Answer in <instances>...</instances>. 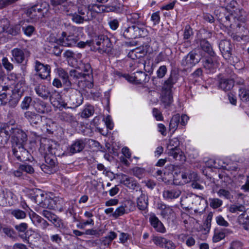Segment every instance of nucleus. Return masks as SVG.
Here are the masks:
<instances>
[{"label":"nucleus","mask_w":249,"mask_h":249,"mask_svg":"<svg viewBox=\"0 0 249 249\" xmlns=\"http://www.w3.org/2000/svg\"><path fill=\"white\" fill-rule=\"evenodd\" d=\"M57 74L62 80L63 84L65 87L63 90L68 92L72 89H77L78 88L84 89L86 88H91L93 85L91 82L82 81L83 75L79 71L75 70L70 71L69 75L62 68L56 69Z\"/></svg>","instance_id":"1"},{"label":"nucleus","mask_w":249,"mask_h":249,"mask_svg":"<svg viewBox=\"0 0 249 249\" xmlns=\"http://www.w3.org/2000/svg\"><path fill=\"white\" fill-rule=\"evenodd\" d=\"M178 79V75L176 73H171L168 79L165 81L162 87L161 101L165 108L170 107L173 101L172 88L174 85L177 82Z\"/></svg>","instance_id":"2"},{"label":"nucleus","mask_w":249,"mask_h":249,"mask_svg":"<svg viewBox=\"0 0 249 249\" xmlns=\"http://www.w3.org/2000/svg\"><path fill=\"white\" fill-rule=\"evenodd\" d=\"M145 27H139L124 23L120 28V35L126 39H133L137 37H144L147 35Z\"/></svg>","instance_id":"3"},{"label":"nucleus","mask_w":249,"mask_h":249,"mask_svg":"<svg viewBox=\"0 0 249 249\" xmlns=\"http://www.w3.org/2000/svg\"><path fill=\"white\" fill-rule=\"evenodd\" d=\"M32 200H34L38 206V207L35 208L37 212L38 211V207L50 209H54L55 207L53 205L55 204L53 199L47 197L40 189H32Z\"/></svg>","instance_id":"4"},{"label":"nucleus","mask_w":249,"mask_h":249,"mask_svg":"<svg viewBox=\"0 0 249 249\" xmlns=\"http://www.w3.org/2000/svg\"><path fill=\"white\" fill-rule=\"evenodd\" d=\"M98 10L96 9H89L85 6L79 7L77 12L72 14V20L77 23H83L84 21L92 20L96 16Z\"/></svg>","instance_id":"5"},{"label":"nucleus","mask_w":249,"mask_h":249,"mask_svg":"<svg viewBox=\"0 0 249 249\" xmlns=\"http://www.w3.org/2000/svg\"><path fill=\"white\" fill-rule=\"evenodd\" d=\"M93 44L98 46L97 49L100 53H109L111 52L112 45L107 36L99 35L94 41Z\"/></svg>","instance_id":"6"},{"label":"nucleus","mask_w":249,"mask_h":249,"mask_svg":"<svg viewBox=\"0 0 249 249\" xmlns=\"http://www.w3.org/2000/svg\"><path fill=\"white\" fill-rule=\"evenodd\" d=\"M126 80L130 83L135 84L144 85L150 79L149 76L142 71L137 70L132 75L126 74L124 75Z\"/></svg>","instance_id":"7"},{"label":"nucleus","mask_w":249,"mask_h":249,"mask_svg":"<svg viewBox=\"0 0 249 249\" xmlns=\"http://www.w3.org/2000/svg\"><path fill=\"white\" fill-rule=\"evenodd\" d=\"M9 126L12 127V130L10 131L12 145H23V143L27 140L26 133L20 129L15 127L13 124H9Z\"/></svg>","instance_id":"8"},{"label":"nucleus","mask_w":249,"mask_h":249,"mask_svg":"<svg viewBox=\"0 0 249 249\" xmlns=\"http://www.w3.org/2000/svg\"><path fill=\"white\" fill-rule=\"evenodd\" d=\"M77 40V36L73 33L63 32L61 36L58 39L57 42L63 46L71 47L75 44Z\"/></svg>","instance_id":"9"},{"label":"nucleus","mask_w":249,"mask_h":249,"mask_svg":"<svg viewBox=\"0 0 249 249\" xmlns=\"http://www.w3.org/2000/svg\"><path fill=\"white\" fill-rule=\"evenodd\" d=\"M39 151L42 155L55 154V144L51 140L43 138L40 141Z\"/></svg>","instance_id":"10"},{"label":"nucleus","mask_w":249,"mask_h":249,"mask_svg":"<svg viewBox=\"0 0 249 249\" xmlns=\"http://www.w3.org/2000/svg\"><path fill=\"white\" fill-rule=\"evenodd\" d=\"M34 68L36 74L40 78L45 79L50 76L51 67L50 65H44L38 61H36Z\"/></svg>","instance_id":"11"},{"label":"nucleus","mask_w":249,"mask_h":249,"mask_svg":"<svg viewBox=\"0 0 249 249\" xmlns=\"http://www.w3.org/2000/svg\"><path fill=\"white\" fill-rule=\"evenodd\" d=\"M219 48L224 58L228 61H231L232 48L231 42L227 40H222L219 42Z\"/></svg>","instance_id":"12"},{"label":"nucleus","mask_w":249,"mask_h":249,"mask_svg":"<svg viewBox=\"0 0 249 249\" xmlns=\"http://www.w3.org/2000/svg\"><path fill=\"white\" fill-rule=\"evenodd\" d=\"M152 241L158 247L167 249H175V244L171 240L160 236L153 235Z\"/></svg>","instance_id":"13"},{"label":"nucleus","mask_w":249,"mask_h":249,"mask_svg":"<svg viewBox=\"0 0 249 249\" xmlns=\"http://www.w3.org/2000/svg\"><path fill=\"white\" fill-rule=\"evenodd\" d=\"M203 66L210 72H214L219 66L218 57L215 54L214 57L206 58L203 61Z\"/></svg>","instance_id":"14"},{"label":"nucleus","mask_w":249,"mask_h":249,"mask_svg":"<svg viewBox=\"0 0 249 249\" xmlns=\"http://www.w3.org/2000/svg\"><path fill=\"white\" fill-rule=\"evenodd\" d=\"M12 130V126L9 124H3L0 128V144L4 146L7 144L11 135L10 131Z\"/></svg>","instance_id":"15"},{"label":"nucleus","mask_w":249,"mask_h":249,"mask_svg":"<svg viewBox=\"0 0 249 249\" xmlns=\"http://www.w3.org/2000/svg\"><path fill=\"white\" fill-rule=\"evenodd\" d=\"M42 214L48 220L52 222L55 227L60 229L64 228L62 220L55 214L44 210L42 211Z\"/></svg>","instance_id":"16"},{"label":"nucleus","mask_w":249,"mask_h":249,"mask_svg":"<svg viewBox=\"0 0 249 249\" xmlns=\"http://www.w3.org/2000/svg\"><path fill=\"white\" fill-rule=\"evenodd\" d=\"M149 222L153 228L158 232L164 233L165 232V228L162 223L154 213H151L149 215Z\"/></svg>","instance_id":"17"},{"label":"nucleus","mask_w":249,"mask_h":249,"mask_svg":"<svg viewBox=\"0 0 249 249\" xmlns=\"http://www.w3.org/2000/svg\"><path fill=\"white\" fill-rule=\"evenodd\" d=\"M159 208L161 210L160 215L162 218L172 220L175 218L176 214L171 207L161 204Z\"/></svg>","instance_id":"18"},{"label":"nucleus","mask_w":249,"mask_h":249,"mask_svg":"<svg viewBox=\"0 0 249 249\" xmlns=\"http://www.w3.org/2000/svg\"><path fill=\"white\" fill-rule=\"evenodd\" d=\"M50 100L51 103L54 107L58 108L66 107L67 104L62 99L61 95L58 92L50 94Z\"/></svg>","instance_id":"19"},{"label":"nucleus","mask_w":249,"mask_h":249,"mask_svg":"<svg viewBox=\"0 0 249 249\" xmlns=\"http://www.w3.org/2000/svg\"><path fill=\"white\" fill-rule=\"evenodd\" d=\"M23 145H12V151L13 155L19 161L25 160L28 158L25 159L24 157L26 155L28 151L24 148Z\"/></svg>","instance_id":"20"},{"label":"nucleus","mask_w":249,"mask_h":249,"mask_svg":"<svg viewBox=\"0 0 249 249\" xmlns=\"http://www.w3.org/2000/svg\"><path fill=\"white\" fill-rule=\"evenodd\" d=\"M32 223L37 228L46 229L49 223L40 216L32 211Z\"/></svg>","instance_id":"21"},{"label":"nucleus","mask_w":249,"mask_h":249,"mask_svg":"<svg viewBox=\"0 0 249 249\" xmlns=\"http://www.w3.org/2000/svg\"><path fill=\"white\" fill-rule=\"evenodd\" d=\"M126 18L128 22L133 25L139 26V27H145L144 22L141 20L140 16L138 13L128 14L126 15Z\"/></svg>","instance_id":"22"},{"label":"nucleus","mask_w":249,"mask_h":249,"mask_svg":"<svg viewBox=\"0 0 249 249\" xmlns=\"http://www.w3.org/2000/svg\"><path fill=\"white\" fill-rule=\"evenodd\" d=\"M181 194V191L177 189H166L163 191L162 196L166 200H172L178 198Z\"/></svg>","instance_id":"23"},{"label":"nucleus","mask_w":249,"mask_h":249,"mask_svg":"<svg viewBox=\"0 0 249 249\" xmlns=\"http://www.w3.org/2000/svg\"><path fill=\"white\" fill-rule=\"evenodd\" d=\"M168 155L176 160L183 162L186 160V158L179 148H170L168 149Z\"/></svg>","instance_id":"24"},{"label":"nucleus","mask_w":249,"mask_h":249,"mask_svg":"<svg viewBox=\"0 0 249 249\" xmlns=\"http://www.w3.org/2000/svg\"><path fill=\"white\" fill-rule=\"evenodd\" d=\"M58 118L60 120L70 123L73 125L77 124L76 118L71 113L65 111L61 112L59 113Z\"/></svg>","instance_id":"25"},{"label":"nucleus","mask_w":249,"mask_h":249,"mask_svg":"<svg viewBox=\"0 0 249 249\" xmlns=\"http://www.w3.org/2000/svg\"><path fill=\"white\" fill-rule=\"evenodd\" d=\"M85 146V143L83 140H76L71 144L70 148V152L72 154L80 152L84 148Z\"/></svg>","instance_id":"26"},{"label":"nucleus","mask_w":249,"mask_h":249,"mask_svg":"<svg viewBox=\"0 0 249 249\" xmlns=\"http://www.w3.org/2000/svg\"><path fill=\"white\" fill-rule=\"evenodd\" d=\"M36 93L44 99H47L50 94L48 89L44 85L39 84L35 87Z\"/></svg>","instance_id":"27"},{"label":"nucleus","mask_w":249,"mask_h":249,"mask_svg":"<svg viewBox=\"0 0 249 249\" xmlns=\"http://www.w3.org/2000/svg\"><path fill=\"white\" fill-rule=\"evenodd\" d=\"M137 204L138 209L141 211H145L147 209L148 205V199L147 196L142 193L140 196L137 199Z\"/></svg>","instance_id":"28"},{"label":"nucleus","mask_w":249,"mask_h":249,"mask_svg":"<svg viewBox=\"0 0 249 249\" xmlns=\"http://www.w3.org/2000/svg\"><path fill=\"white\" fill-rule=\"evenodd\" d=\"M234 82L231 79L221 78L219 82L218 87L225 91L230 90L233 87Z\"/></svg>","instance_id":"29"},{"label":"nucleus","mask_w":249,"mask_h":249,"mask_svg":"<svg viewBox=\"0 0 249 249\" xmlns=\"http://www.w3.org/2000/svg\"><path fill=\"white\" fill-rule=\"evenodd\" d=\"M200 45L201 49L206 52L210 56H215V53L213 51L210 43L205 39H202L200 40Z\"/></svg>","instance_id":"30"},{"label":"nucleus","mask_w":249,"mask_h":249,"mask_svg":"<svg viewBox=\"0 0 249 249\" xmlns=\"http://www.w3.org/2000/svg\"><path fill=\"white\" fill-rule=\"evenodd\" d=\"M13 59L18 63H21L25 59L23 51L18 48H15L12 51Z\"/></svg>","instance_id":"31"},{"label":"nucleus","mask_w":249,"mask_h":249,"mask_svg":"<svg viewBox=\"0 0 249 249\" xmlns=\"http://www.w3.org/2000/svg\"><path fill=\"white\" fill-rule=\"evenodd\" d=\"M61 9H59L60 13H64L67 15L71 16L74 12H76V6L71 2H66L63 6H62Z\"/></svg>","instance_id":"32"},{"label":"nucleus","mask_w":249,"mask_h":249,"mask_svg":"<svg viewBox=\"0 0 249 249\" xmlns=\"http://www.w3.org/2000/svg\"><path fill=\"white\" fill-rule=\"evenodd\" d=\"M180 122V115L178 113L172 116L169 124V130L174 133L177 129Z\"/></svg>","instance_id":"33"},{"label":"nucleus","mask_w":249,"mask_h":249,"mask_svg":"<svg viewBox=\"0 0 249 249\" xmlns=\"http://www.w3.org/2000/svg\"><path fill=\"white\" fill-rule=\"evenodd\" d=\"M83 101L82 95L79 92L72 95L70 99V103L76 107L81 105Z\"/></svg>","instance_id":"34"},{"label":"nucleus","mask_w":249,"mask_h":249,"mask_svg":"<svg viewBox=\"0 0 249 249\" xmlns=\"http://www.w3.org/2000/svg\"><path fill=\"white\" fill-rule=\"evenodd\" d=\"M129 66L130 68V71H134L137 68H144L145 71H147L145 69V62L141 61L140 60L138 59H133L131 60L129 62Z\"/></svg>","instance_id":"35"},{"label":"nucleus","mask_w":249,"mask_h":249,"mask_svg":"<svg viewBox=\"0 0 249 249\" xmlns=\"http://www.w3.org/2000/svg\"><path fill=\"white\" fill-rule=\"evenodd\" d=\"M239 96L243 102L249 104V89L246 87H240L239 88Z\"/></svg>","instance_id":"36"},{"label":"nucleus","mask_w":249,"mask_h":249,"mask_svg":"<svg viewBox=\"0 0 249 249\" xmlns=\"http://www.w3.org/2000/svg\"><path fill=\"white\" fill-rule=\"evenodd\" d=\"M94 112V107L88 105L85 107L81 113V117L83 118H88L93 115Z\"/></svg>","instance_id":"37"},{"label":"nucleus","mask_w":249,"mask_h":249,"mask_svg":"<svg viewBox=\"0 0 249 249\" xmlns=\"http://www.w3.org/2000/svg\"><path fill=\"white\" fill-rule=\"evenodd\" d=\"M207 165L210 168H226V164L223 161L217 160H210L207 162Z\"/></svg>","instance_id":"38"},{"label":"nucleus","mask_w":249,"mask_h":249,"mask_svg":"<svg viewBox=\"0 0 249 249\" xmlns=\"http://www.w3.org/2000/svg\"><path fill=\"white\" fill-rule=\"evenodd\" d=\"M216 193L218 196L222 198L231 200L233 198V196L230 191L223 188L220 189Z\"/></svg>","instance_id":"39"},{"label":"nucleus","mask_w":249,"mask_h":249,"mask_svg":"<svg viewBox=\"0 0 249 249\" xmlns=\"http://www.w3.org/2000/svg\"><path fill=\"white\" fill-rule=\"evenodd\" d=\"M247 210L245 206L242 204H232L229 207V211L231 213H245Z\"/></svg>","instance_id":"40"},{"label":"nucleus","mask_w":249,"mask_h":249,"mask_svg":"<svg viewBox=\"0 0 249 249\" xmlns=\"http://www.w3.org/2000/svg\"><path fill=\"white\" fill-rule=\"evenodd\" d=\"M84 71L85 73H82L79 72L82 75H83V78H82V81H87L90 82L88 80V79L90 78V73L92 72L91 68L89 64L87 63L84 65Z\"/></svg>","instance_id":"41"},{"label":"nucleus","mask_w":249,"mask_h":249,"mask_svg":"<svg viewBox=\"0 0 249 249\" xmlns=\"http://www.w3.org/2000/svg\"><path fill=\"white\" fill-rule=\"evenodd\" d=\"M27 173H31V166L29 165L22 164L20 165L19 169L14 172V175L16 177H20L22 175L21 171Z\"/></svg>","instance_id":"42"},{"label":"nucleus","mask_w":249,"mask_h":249,"mask_svg":"<svg viewBox=\"0 0 249 249\" xmlns=\"http://www.w3.org/2000/svg\"><path fill=\"white\" fill-rule=\"evenodd\" d=\"M117 233L111 231L108 234L103 238L102 242L105 245H109L111 242L117 237Z\"/></svg>","instance_id":"43"},{"label":"nucleus","mask_w":249,"mask_h":249,"mask_svg":"<svg viewBox=\"0 0 249 249\" xmlns=\"http://www.w3.org/2000/svg\"><path fill=\"white\" fill-rule=\"evenodd\" d=\"M45 159L46 164L50 165L51 166H53L55 167L56 160L55 154H47L43 155Z\"/></svg>","instance_id":"44"},{"label":"nucleus","mask_w":249,"mask_h":249,"mask_svg":"<svg viewBox=\"0 0 249 249\" xmlns=\"http://www.w3.org/2000/svg\"><path fill=\"white\" fill-rule=\"evenodd\" d=\"M20 25L24 34L30 36L31 35V25L29 23L28 20L21 22Z\"/></svg>","instance_id":"45"},{"label":"nucleus","mask_w":249,"mask_h":249,"mask_svg":"<svg viewBox=\"0 0 249 249\" xmlns=\"http://www.w3.org/2000/svg\"><path fill=\"white\" fill-rule=\"evenodd\" d=\"M225 237V233L222 230H217L214 231V235L213 237V242L216 243Z\"/></svg>","instance_id":"46"},{"label":"nucleus","mask_w":249,"mask_h":249,"mask_svg":"<svg viewBox=\"0 0 249 249\" xmlns=\"http://www.w3.org/2000/svg\"><path fill=\"white\" fill-rule=\"evenodd\" d=\"M10 26V22L7 18L0 19V34L5 32Z\"/></svg>","instance_id":"47"},{"label":"nucleus","mask_w":249,"mask_h":249,"mask_svg":"<svg viewBox=\"0 0 249 249\" xmlns=\"http://www.w3.org/2000/svg\"><path fill=\"white\" fill-rule=\"evenodd\" d=\"M180 145V142L178 138H174L170 139L169 141V143L167 144L168 149L170 148H179Z\"/></svg>","instance_id":"48"},{"label":"nucleus","mask_w":249,"mask_h":249,"mask_svg":"<svg viewBox=\"0 0 249 249\" xmlns=\"http://www.w3.org/2000/svg\"><path fill=\"white\" fill-rule=\"evenodd\" d=\"M133 175L139 178H142L145 173V170L143 168L136 167L132 169Z\"/></svg>","instance_id":"49"},{"label":"nucleus","mask_w":249,"mask_h":249,"mask_svg":"<svg viewBox=\"0 0 249 249\" xmlns=\"http://www.w3.org/2000/svg\"><path fill=\"white\" fill-rule=\"evenodd\" d=\"M188 54L189 58H190L192 63L193 64L194 66L200 61V56L195 51H192L190 52Z\"/></svg>","instance_id":"50"},{"label":"nucleus","mask_w":249,"mask_h":249,"mask_svg":"<svg viewBox=\"0 0 249 249\" xmlns=\"http://www.w3.org/2000/svg\"><path fill=\"white\" fill-rule=\"evenodd\" d=\"M209 200L210 206L213 209L218 208L220 207L223 203V202L221 199L217 198H209Z\"/></svg>","instance_id":"51"},{"label":"nucleus","mask_w":249,"mask_h":249,"mask_svg":"<svg viewBox=\"0 0 249 249\" xmlns=\"http://www.w3.org/2000/svg\"><path fill=\"white\" fill-rule=\"evenodd\" d=\"M51 1L55 10L56 11L57 10L56 8H58V11H59V9H61L62 6L65 4L67 0H51ZM58 12H59V11Z\"/></svg>","instance_id":"52"},{"label":"nucleus","mask_w":249,"mask_h":249,"mask_svg":"<svg viewBox=\"0 0 249 249\" xmlns=\"http://www.w3.org/2000/svg\"><path fill=\"white\" fill-rule=\"evenodd\" d=\"M125 213V209L124 206L122 205L118 207L112 213V216L115 218L124 215Z\"/></svg>","instance_id":"53"},{"label":"nucleus","mask_w":249,"mask_h":249,"mask_svg":"<svg viewBox=\"0 0 249 249\" xmlns=\"http://www.w3.org/2000/svg\"><path fill=\"white\" fill-rule=\"evenodd\" d=\"M33 107L38 113H44L45 111V105L44 102H35Z\"/></svg>","instance_id":"54"},{"label":"nucleus","mask_w":249,"mask_h":249,"mask_svg":"<svg viewBox=\"0 0 249 249\" xmlns=\"http://www.w3.org/2000/svg\"><path fill=\"white\" fill-rule=\"evenodd\" d=\"M11 214L17 219H22L26 217L25 213L19 209L13 210L11 212Z\"/></svg>","instance_id":"55"},{"label":"nucleus","mask_w":249,"mask_h":249,"mask_svg":"<svg viewBox=\"0 0 249 249\" xmlns=\"http://www.w3.org/2000/svg\"><path fill=\"white\" fill-rule=\"evenodd\" d=\"M40 168L44 173L48 174H52L55 171L54 169V167L51 166L50 165H48L47 164H42L40 166Z\"/></svg>","instance_id":"56"},{"label":"nucleus","mask_w":249,"mask_h":249,"mask_svg":"<svg viewBox=\"0 0 249 249\" xmlns=\"http://www.w3.org/2000/svg\"><path fill=\"white\" fill-rule=\"evenodd\" d=\"M193 33L192 28L190 26V25H186L184 29V34H183V39H188L190 38V37L193 36Z\"/></svg>","instance_id":"57"},{"label":"nucleus","mask_w":249,"mask_h":249,"mask_svg":"<svg viewBox=\"0 0 249 249\" xmlns=\"http://www.w3.org/2000/svg\"><path fill=\"white\" fill-rule=\"evenodd\" d=\"M153 116L157 121H163V117L161 111L157 108H153L152 110Z\"/></svg>","instance_id":"58"},{"label":"nucleus","mask_w":249,"mask_h":249,"mask_svg":"<svg viewBox=\"0 0 249 249\" xmlns=\"http://www.w3.org/2000/svg\"><path fill=\"white\" fill-rule=\"evenodd\" d=\"M108 24L111 29L116 30L119 27V21L117 19L110 18L108 21Z\"/></svg>","instance_id":"59"},{"label":"nucleus","mask_w":249,"mask_h":249,"mask_svg":"<svg viewBox=\"0 0 249 249\" xmlns=\"http://www.w3.org/2000/svg\"><path fill=\"white\" fill-rule=\"evenodd\" d=\"M31 103V97H25L21 104V107L22 109H27Z\"/></svg>","instance_id":"60"},{"label":"nucleus","mask_w":249,"mask_h":249,"mask_svg":"<svg viewBox=\"0 0 249 249\" xmlns=\"http://www.w3.org/2000/svg\"><path fill=\"white\" fill-rule=\"evenodd\" d=\"M167 71L166 67L164 65L160 66L157 71V76L161 78H163Z\"/></svg>","instance_id":"61"},{"label":"nucleus","mask_w":249,"mask_h":249,"mask_svg":"<svg viewBox=\"0 0 249 249\" xmlns=\"http://www.w3.org/2000/svg\"><path fill=\"white\" fill-rule=\"evenodd\" d=\"M2 63L4 68L7 71H11L14 68L13 65L9 62L6 57H4L2 59Z\"/></svg>","instance_id":"62"},{"label":"nucleus","mask_w":249,"mask_h":249,"mask_svg":"<svg viewBox=\"0 0 249 249\" xmlns=\"http://www.w3.org/2000/svg\"><path fill=\"white\" fill-rule=\"evenodd\" d=\"M151 20L154 25L158 24L160 22V16L159 12L153 13L151 17Z\"/></svg>","instance_id":"63"},{"label":"nucleus","mask_w":249,"mask_h":249,"mask_svg":"<svg viewBox=\"0 0 249 249\" xmlns=\"http://www.w3.org/2000/svg\"><path fill=\"white\" fill-rule=\"evenodd\" d=\"M242 244L241 242L234 241L231 243L229 248L228 249H242Z\"/></svg>","instance_id":"64"}]
</instances>
